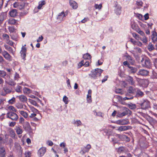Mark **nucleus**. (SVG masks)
<instances>
[{
  "label": "nucleus",
  "mask_w": 157,
  "mask_h": 157,
  "mask_svg": "<svg viewBox=\"0 0 157 157\" xmlns=\"http://www.w3.org/2000/svg\"><path fill=\"white\" fill-rule=\"evenodd\" d=\"M141 63L143 67L150 69L152 65L150 59L147 57L144 56L142 58Z\"/></svg>",
  "instance_id": "f257e3e1"
},
{
  "label": "nucleus",
  "mask_w": 157,
  "mask_h": 157,
  "mask_svg": "<svg viewBox=\"0 0 157 157\" xmlns=\"http://www.w3.org/2000/svg\"><path fill=\"white\" fill-rule=\"evenodd\" d=\"M103 71V70L100 69L96 68L94 70H92L91 73L89 75L92 78L96 79L98 77L100 76Z\"/></svg>",
  "instance_id": "f03ea898"
},
{
  "label": "nucleus",
  "mask_w": 157,
  "mask_h": 157,
  "mask_svg": "<svg viewBox=\"0 0 157 157\" xmlns=\"http://www.w3.org/2000/svg\"><path fill=\"white\" fill-rule=\"evenodd\" d=\"M7 117L11 119L12 120L17 121L18 117L16 113L13 112H8L6 114Z\"/></svg>",
  "instance_id": "7ed1b4c3"
},
{
  "label": "nucleus",
  "mask_w": 157,
  "mask_h": 157,
  "mask_svg": "<svg viewBox=\"0 0 157 157\" xmlns=\"http://www.w3.org/2000/svg\"><path fill=\"white\" fill-rule=\"evenodd\" d=\"M139 104L143 109H147L150 107V102L147 100H144L142 103H139Z\"/></svg>",
  "instance_id": "20e7f679"
},
{
  "label": "nucleus",
  "mask_w": 157,
  "mask_h": 157,
  "mask_svg": "<svg viewBox=\"0 0 157 157\" xmlns=\"http://www.w3.org/2000/svg\"><path fill=\"white\" fill-rule=\"evenodd\" d=\"M115 136L118 138L120 140H126L127 141L129 142L130 141L129 138L126 135H120L116 134Z\"/></svg>",
  "instance_id": "39448f33"
},
{
  "label": "nucleus",
  "mask_w": 157,
  "mask_h": 157,
  "mask_svg": "<svg viewBox=\"0 0 157 157\" xmlns=\"http://www.w3.org/2000/svg\"><path fill=\"white\" fill-rule=\"evenodd\" d=\"M149 73V71L144 69H140L137 74L142 76H146L148 75Z\"/></svg>",
  "instance_id": "423d86ee"
},
{
  "label": "nucleus",
  "mask_w": 157,
  "mask_h": 157,
  "mask_svg": "<svg viewBox=\"0 0 157 157\" xmlns=\"http://www.w3.org/2000/svg\"><path fill=\"white\" fill-rule=\"evenodd\" d=\"M131 94L127 92V93L125 94L126 97L124 98H122L121 97H120L121 99V100H123L132 99L134 97L133 94Z\"/></svg>",
  "instance_id": "0eeeda50"
},
{
  "label": "nucleus",
  "mask_w": 157,
  "mask_h": 157,
  "mask_svg": "<svg viewBox=\"0 0 157 157\" xmlns=\"http://www.w3.org/2000/svg\"><path fill=\"white\" fill-rule=\"evenodd\" d=\"M14 147L19 153V154L21 155L22 152V149L20 145L17 143H15L14 144Z\"/></svg>",
  "instance_id": "6e6552de"
},
{
  "label": "nucleus",
  "mask_w": 157,
  "mask_h": 157,
  "mask_svg": "<svg viewBox=\"0 0 157 157\" xmlns=\"http://www.w3.org/2000/svg\"><path fill=\"white\" fill-rule=\"evenodd\" d=\"M2 54L6 59L9 60L11 59L12 57L7 52L5 51L2 52Z\"/></svg>",
  "instance_id": "1a4fd4ad"
},
{
  "label": "nucleus",
  "mask_w": 157,
  "mask_h": 157,
  "mask_svg": "<svg viewBox=\"0 0 157 157\" xmlns=\"http://www.w3.org/2000/svg\"><path fill=\"white\" fill-rule=\"evenodd\" d=\"M137 88H134L132 86H130L128 87L127 90V92L132 94L135 95L136 93Z\"/></svg>",
  "instance_id": "9d476101"
},
{
  "label": "nucleus",
  "mask_w": 157,
  "mask_h": 157,
  "mask_svg": "<svg viewBox=\"0 0 157 157\" xmlns=\"http://www.w3.org/2000/svg\"><path fill=\"white\" fill-rule=\"evenodd\" d=\"M128 121L126 120H120L115 122V123L119 124L124 125L128 123Z\"/></svg>",
  "instance_id": "9b49d317"
},
{
  "label": "nucleus",
  "mask_w": 157,
  "mask_h": 157,
  "mask_svg": "<svg viewBox=\"0 0 157 157\" xmlns=\"http://www.w3.org/2000/svg\"><path fill=\"white\" fill-rule=\"evenodd\" d=\"M6 12H2L0 13V25L2 23L3 21L6 17Z\"/></svg>",
  "instance_id": "f8f14e48"
},
{
  "label": "nucleus",
  "mask_w": 157,
  "mask_h": 157,
  "mask_svg": "<svg viewBox=\"0 0 157 157\" xmlns=\"http://www.w3.org/2000/svg\"><path fill=\"white\" fill-rule=\"evenodd\" d=\"M135 94V97H142L144 94L143 92L138 88L136 89Z\"/></svg>",
  "instance_id": "ddd939ff"
},
{
  "label": "nucleus",
  "mask_w": 157,
  "mask_h": 157,
  "mask_svg": "<svg viewBox=\"0 0 157 157\" xmlns=\"http://www.w3.org/2000/svg\"><path fill=\"white\" fill-rule=\"evenodd\" d=\"M69 2L70 6L72 7L73 9H75L78 7V4L75 1L72 0H70Z\"/></svg>",
  "instance_id": "4468645a"
},
{
  "label": "nucleus",
  "mask_w": 157,
  "mask_h": 157,
  "mask_svg": "<svg viewBox=\"0 0 157 157\" xmlns=\"http://www.w3.org/2000/svg\"><path fill=\"white\" fill-rule=\"evenodd\" d=\"M6 154V149L4 147H0V155L1 157H5Z\"/></svg>",
  "instance_id": "2eb2a0df"
},
{
  "label": "nucleus",
  "mask_w": 157,
  "mask_h": 157,
  "mask_svg": "<svg viewBox=\"0 0 157 157\" xmlns=\"http://www.w3.org/2000/svg\"><path fill=\"white\" fill-rule=\"evenodd\" d=\"M23 127L25 130L27 131H29L31 128L29 123L28 122H25L23 125Z\"/></svg>",
  "instance_id": "dca6fc26"
},
{
  "label": "nucleus",
  "mask_w": 157,
  "mask_h": 157,
  "mask_svg": "<svg viewBox=\"0 0 157 157\" xmlns=\"http://www.w3.org/2000/svg\"><path fill=\"white\" fill-rule=\"evenodd\" d=\"M26 49L25 47L23 46L21 48V50L20 52L21 56L23 59H25L26 56Z\"/></svg>",
  "instance_id": "f3484780"
},
{
  "label": "nucleus",
  "mask_w": 157,
  "mask_h": 157,
  "mask_svg": "<svg viewBox=\"0 0 157 157\" xmlns=\"http://www.w3.org/2000/svg\"><path fill=\"white\" fill-rule=\"evenodd\" d=\"M46 151V148L42 147L38 150V154L40 155V156H42L44 154Z\"/></svg>",
  "instance_id": "a211bd4d"
},
{
  "label": "nucleus",
  "mask_w": 157,
  "mask_h": 157,
  "mask_svg": "<svg viewBox=\"0 0 157 157\" xmlns=\"http://www.w3.org/2000/svg\"><path fill=\"white\" fill-rule=\"evenodd\" d=\"M17 10L16 9H13L9 12L10 16L12 17H14L17 15Z\"/></svg>",
  "instance_id": "6ab92c4d"
},
{
  "label": "nucleus",
  "mask_w": 157,
  "mask_h": 157,
  "mask_svg": "<svg viewBox=\"0 0 157 157\" xmlns=\"http://www.w3.org/2000/svg\"><path fill=\"white\" fill-rule=\"evenodd\" d=\"M137 70V69L136 67L130 66L129 67L128 71L129 73L134 74L136 72Z\"/></svg>",
  "instance_id": "aec40b11"
},
{
  "label": "nucleus",
  "mask_w": 157,
  "mask_h": 157,
  "mask_svg": "<svg viewBox=\"0 0 157 157\" xmlns=\"http://www.w3.org/2000/svg\"><path fill=\"white\" fill-rule=\"evenodd\" d=\"M131 111L128 109L126 108L124 111H123L120 114L121 116H124L128 114H130Z\"/></svg>",
  "instance_id": "412c9836"
},
{
  "label": "nucleus",
  "mask_w": 157,
  "mask_h": 157,
  "mask_svg": "<svg viewBox=\"0 0 157 157\" xmlns=\"http://www.w3.org/2000/svg\"><path fill=\"white\" fill-rule=\"evenodd\" d=\"M128 128V126H121L118 127L117 130L119 131H122L127 130Z\"/></svg>",
  "instance_id": "4be33fe9"
},
{
  "label": "nucleus",
  "mask_w": 157,
  "mask_h": 157,
  "mask_svg": "<svg viewBox=\"0 0 157 157\" xmlns=\"http://www.w3.org/2000/svg\"><path fill=\"white\" fill-rule=\"evenodd\" d=\"M18 97L20 100L23 102H26L27 101V98L24 95H21L20 96H17Z\"/></svg>",
  "instance_id": "5701e85b"
},
{
  "label": "nucleus",
  "mask_w": 157,
  "mask_h": 157,
  "mask_svg": "<svg viewBox=\"0 0 157 157\" xmlns=\"http://www.w3.org/2000/svg\"><path fill=\"white\" fill-rule=\"evenodd\" d=\"M121 7L120 6H116V9L115 10V11L117 14L119 15L121 13Z\"/></svg>",
  "instance_id": "b1692460"
},
{
  "label": "nucleus",
  "mask_w": 157,
  "mask_h": 157,
  "mask_svg": "<svg viewBox=\"0 0 157 157\" xmlns=\"http://www.w3.org/2000/svg\"><path fill=\"white\" fill-rule=\"evenodd\" d=\"M127 78V81L130 84L133 85L134 84L135 82L133 81L132 77L131 76H128Z\"/></svg>",
  "instance_id": "393cba45"
},
{
  "label": "nucleus",
  "mask_w": 157,
  "mask_h": 157,
  "mask_svg": "<svg viewBox=\"0 0 157 157\" xmlns=\"http://www.w3.org/2000/svg\"><path fill=\"white\" fill-rule=\"evenodd\" d=\"M152 39L154 42L156 41L157 39V34L155 32H153L152 36Z\"/></svg>",
  "instance_id": "a878e982"
},
{
  "label": "nucleus",
  "mask_w": 157,
  "mask_h": 157,
  "mask_svg": "<svg viewBox=\"0 0 157 157\" xmlns=\"http://www.w3.org/2000/svg\"><path fill=\"white\" fill-rule=\"evenodd\" d=\"M83 58L85 59H89L91 58V56L89 53H86L83 55Z\"/></svg>",
  "instance_id": "bb28decb"
},
{
  "label": "nucleus",
  "mask_w": 157,
  "mask_h": 157,
  "mask_svg": "<svg viewBox=\"0 0 157 157\" xmlns=\"http://www.w3.org/2000/svg\"><path fill=\"white\" fill-rule=\"evenodd\" d=\"M125 151V148L123 147H120L117 150V151L118 153H121L122 152H124Z\"/></svg>",
  "instance_id": "cd10ccee"
},
{
  "label": "nucleus",
  "mask_w": 157,
  "mask_h": 157,
  "mask_svg": "<svg viewBox=\"0 0 157 157\" xmlns=\"http://www.w3.org/2000/svg\"><path fill=\"white\" fill-rule=\"evenodd\" d=\"M6 142V139H3L2 137H0V147H3V145Z\"/></svg>",
  "instance_id": "c85d7f7f"
},
{
  "label": "nucleus",
  "mask_w": 157,
  "mask_h": 157,
  "mask_svg": "<svg viewBox=\"0 0 157 157\" xmlns=\"http://www.w3.org/2000/svg\"><path fill=\"white\" fill-rule=\"evenodd\" d=\"M148 49L149 51H152L154 49H155V48L154 47L153 45L151 43H150L148 45Z\"/></svg>",
  "instance_id": "c756f323"
},
{
  "label": "nucleus",
  "mask_w": 157,
  "mask_h": 157,
  "mask_svg": "<svg viewBox=\"0 0 157 157\" xmlns=\"http://www.w3.org/2000/svg\"><path fill=\"white\" fill-rule=\"evenodd\" d=\"M19 113L20 114L25 118H27L28 116L27 113L24 111H19Z\"/></svg>",
  "instance_id": "7c9ffc66"
},
{
  "label": "nucleus",
  "mask_w": 157,
  "mask_h": 157,
  "mask_svg": "<svg viewBox=\"0 0 157 157\" xmlns=\"http://www.w3.org/2000/svg\"><path fill=\"white\" fill-rule=\"evenodd\" d=\"M148 117L149 118L148 121L150 123L155 124L157 122L155 120L154 118L150 117L149 116Z\"/></svg>",
  "instance_id": "2f4dec72"
},
{
  "label": "nucleus",
  "mask_w": 157,
  "mask_h": 157,
  "mask_svg": "<svg viewBox=\"0 0 157 157\" xmlns=\"http://www.w3.org/2000/svg\"><path fill=\"white\" fill-rule=\"evenodd\" d=\"M45 1H43L39 2V5L38 6L37 8L38 9H40L42 6L45 4Z\"/></svg>",
  "instance_id": "473e14b6"
},
{
  "label": "nucleus",
  "mask_w": 157,
  "mask_h": 157,
  "mask_svg": "<svg viewBox=\"0 0 157 157\" xmlns=\"http://www.w3.org/2000/svg\"><path fill=\"white\" fill-rule=\"evenodd\" d=\"M16 132L18 134H21L22 132V129L18 127H16Z\"/></svg>",
  "instance_id": "72a5a7b5"
},
{
  "label": "nucleus",
  "mask_w": 157,
  "mask_h": 157,
  "mask_svg": "<svg viewBox=\"0 0 157 157\" xmlns=\"http://www.w3.org/2000/svg\"><path fill=\"white\" fill-rule=\"evenodd\" d=\"M120 140H118L116 137L112 138V141L113 143V145H114L116 144L119 143Z\"/></svg>",
  "instance_id": "f704fd0d"
},
{
  "label": "nucleus",
  "mask_w": 157,
  "mask_h": 157,
  "mask_svg": "<svg viewBox=\"0 0 157 157\" xmlns=\"http://www.w3.org/2000/svg\"><path fill=\"white\" fill-rule=\"evenodd\" d=\"M6 72L4 71L0 70V76L4 78L6 75Z\"/></svg>",
  "instance_id": "c9c22d12"
},
{
  "label": "nucleus",
  "mask_w": 157,
  "mask_h": 157,
  "mask_svg": "<svg viewBox=\"0 0 157 157\" xmlns=\"http://www.w3.org/2000/svg\"><path fill=\"white\" fill-rule=\"evenodd\" d=\"M17 22V20L14 19H10L9 22V24L11 25H14Z\"/></svg>",
  "instance_id": "e433bc0d"
},
{
  "label": "nucleus",
  "mask_w": 157,
  "mask_h": 157,
  "mask_svg": "<svg viewBox=\"0 0 157 157\" xmlns=\"http://www.w3.org/2000/svg\"><path fill=\"white\" fill-rule=\"evenodd\" d=\"M4 90L6 94L9 93L11 92V90L8 87L4 88Z\"/></svg>",
  "instance_id": "4c0bfd02"
},
{
  "label": "nucleus",
  "mask_w": 157,
  "mask_h": 157,
  "mask_svg": "<svg viewBox=\"0 0 157 157\" xmlns=\"http://www.w3.org/2000/svg\"><path fill=\"white\" fill-rule=\"evenodd\" d=\"M23 92L24 93H27V94H29L30 93V91H31V90H30L29 89V88H26V87H25L24 89H23Z\"/></svg>",
  "instance_id": "58836bf2"
},
{
  "label": "nucleus",
  "mask_w": 157,
  "mask_h": 157,
  "mask_svg": "<svg viewBox=\"0 0 157 157\" xmlns=\"http://www.w3.org/2000/svg\"><path fill=\"white\" fill-rule=\"evenodd\" d=\"M22 87L21 86H17V87L15 89L16 91L18 93H20L21 92V89Z\"/></svg>",
  "instance_id": "ea45409f"
},
{
  "label": "nucleus",
  "mask_w": 157,
  "mask_h": 157,
  "mask_svg": "<svg viewBox=\"0 0 157 157\" xmlns=\"http://www.w3.org/2000/svg\"><path fill=\"white\" fill-rule=\"evenodd\" d=\"M87 101L88 103H90L92 101L91 95L87 94Z\"/></svg>",
  "instance_id": "a19ab883"
},
{
  "label": "nucleus",
  "mask_w": 157,
  "mask_h": 157,
  "mask_svg": "<svg viewBox=\"0 0 157 157\" xmlns=\"http://www.w3.org/2000/svg\"><path fill=\"white\" fill-rule=\"evenodd\" d=\"M74 124H76L77 126H78L81 125L82 122L80 120H77L75 121L74 120Z\"/></svg>",
  "instance_id": "79ce46f5"
},
{
  "label": "nucleus",
  "mask_w": 157,
  "mask_h": 157,
  "mask_svg": "<svg viewBox=\"0 0 157 157\" xmlns=\"http://www.w3.org/2000/svg\"><path fill=\"white\" fill-rule=\"evenodd\" d=\"M63 101L65 104H68V98L66 96H64L63 97Z\"/></svg>",
  "instance_id": "37998d69"
},
{
  "label": "nucleus",
  "mask_w": 157,
  "mask_h": 157,
  "mask_svg": "<svg viewBox=\"0 0 157 157\" xmlns=\"http://www.w3.org/2000/svg\"><path fill=\"white\" fill-rule=\"evenodd\" d=\"M102 6L101 4L98 5V4H95L94 7L96 9H98L100 10L102 8Z\"/></svg>",
  "instance_id": "c03bdc74"
},
{
  "label": "nucleus",
  "mask_w": 157,
  "mask_h": 157,
  "mask_svg": "<svg viewBox=\"0 0 157 157\" xmlns=\"http://www.w3.org/2000/svg\"><path fill=\"white\" fill-rule=\"evenodd\" d=\"M10 104H13L15 102V98L14 97H13L10 100L8 101Z\"/></svg>",
  "instance_id": "a18cd8bd"
},
{
  "label": "nucleus",
  "mask_w": 157,
  "mask_h": 157,
  "mask_svg": "<svg viewBox=\"0 0 157 157\" xmlns=\"http://www.w3.org/2000/svg\"><path fill=\"white\" fill-rule=\"evenodd\" d=\"M123 64L125 66L127 67L128 68H129V67L131 66L129 63L127 61L124 62Z\"/></svg>",
  "instance_id": "49530a36"
},
{
  "label": "nucleus",
  "mask_w": 157,
  "mask_h": 157,
  "mask_svg": "<svg viewBox=\"0 0 157 157\" xmlns=\"http://www.w3.org/2000/svg\"><path fill=\"white\" fill-rule=\"evenodd\" d=\"M7 84L11 86H14L16 85V83L13 81H10L7 82Z\"/></svg>",
  "instance_id": "de8ad7c7"
},
{
  "label": "nucleus",
  "mask_w": 157,
  "mask_h": 157,
  "mask_svg": "<svg viewBox=\"0 0 157 157\" xmlns=\"http://www.w3.org/2000/svg\"><path fill=\"white\" fill-rule=\"evenodd\" d=\"M127 59L131 63H132V57L129 55H127L126 56Z\"/></svg>",
  "instance_id": "09e8293b"
},
{
  "label": "nucleus",
  "mask_w": 157,
  "mask_h": 157,
  "mask_svg": "<svg viewBox=\"0 0 157 157\" xmlns=\"http://www.w3.org/2000/svg\"><path fill=\"white\" fill-rule=\"evenodd\" d=\"M31 110L33 113H37L39 112L38 110L33 107H31Z\"/></svg>",
  "instance_id": "8fccbe9b"
},
{
  "label": "nucleus",
  "mask_w": 157,
  "mask_h": 157,
  "mask_svg": "<svg viewBox=\"0 0 157 157\" xmlns=\"http://www.w3.org/2000/svg\"><path fill=\"white\" fill-rule=\"evenodd\" d=\"M84 62L83 60H82L81 62H80L78 64V68H80L82 66L84 65Z\"/></svg>",
  "instance_id": "3c124183"
},
{
  "label": "nucleus",
  "mask_w": 157,
  "mask_h": 157,
  "mask_svg": "<svg viewBox=\"0 0 157 157\" xmlns=\"http://www.w3.org/2000/svg\"><path fill=\"white\" fill-rule=\"evenodd\" d=\"M29 101L32 104L34 105H36L37 104L36 102L33 100L29 99Z\"/></svg>",
  "instance_id": "603ef678"
},
{
  "label": "nucleus",
  "mask_w": 157,
  "mask_h": 157,
  "mask_svg": "<svg viewBox=\"0 0 157 157\" xmlns=\"http://www.w3.org/2000/svg\"><path fill=\"white\" fill-rule=\"evenodd\" d=\"M129 108L131 109H135L136 108V106L135 104H131L129 105Z\"/></svg>",
  "instance_id": "864d4df0"
},
{
  "label": "nucleus",
  "mask_w": 157,
  "mask_h": 157,
  "mask_svg": "<svg viewBox=\"0 0 157 157\" xmlns=\"http://www.w3.org/2000/svg\"><path fill=\"white\" fill-rule=\"evenodd\" d=\"M89 150L86 147L84 148L81 151L82 152V154H84L86 152H88Z\"/></svg>",
  "instance_id": "5fc2aeb1"
},
{
  "label": "nucleus",
  "mask_w": 157,
  "mask_h": 157,
  "mask_svg": "<svg viewBox=\"0 0 157 157\" xmlns=\"http://www.w3.org/2000/svg\"><path fill=\"white\" fill-rule=\"evenodd\" d=\"M31 153L29 151L26 152L25 153V157H30Z\"/></svg>",
  "instance_id": "6e6d98bb"
},
{
  "label": "nucleus",
  "mask_w": 157,
  "mask_h": 157,
  "mask_svg": "<svg viewBox=\"0 0 157 157\" xmlns=\"http://www.w3.org/2000/svg\"><path fill=\"white\" fill-rule=\"evenodd\" d=\"M67 15V14H66L64 13L63 12H62L58 16V18H59L60 19V17L63 15V17H65Z\"/></svg>",
  "instance_id": "4d7b16f0"
},
{
  "label": "nucleus",
  "mask_w": 157,
  "mask_h": 157,
  "mask_svg": "<svg viewBox=\"0 0 157 157\" xmlns=\"http://www.w3.org/2000/svg\"><path fill=\"white\" fill-rule=\"evenodd\" d=\"M9 109L13 111L16 112L17 111L16 109L13 106H10L9 107Z\"/></svg>",
  "instance_id": "13d9d810"
},
{
  "label": "nucleus",
  "mask_w": 157,
  "mask_h": 157,
  "mask_svg": "<svg viewBox=\"0 0 157 157\" xmlns=\"http://www.w3.org/2000/svg\"><path fill=\"white\" fill-rule=\"evenodd\" d=\"M116 92L117 93H119L121 94H122V92L121 90V89H116Z\"/></svg>",
  "instance_id": "bf43d9fd"
},
{
  "label": "nucleus",
  "mask_w": 157,
  "mask_h": 157,
  "mask_svg": "<svg viewBox=\"0 0 157 157\" xmlns=\"http://www.w3.org/2000/svg\"><path fill=\"white\" fill-rule=\"evenodd\" d=\"M2 37L3 38H6L7 40H8L9 38V36L6 34H3Z\"/></svg>",
  "instance_id": "052dcab7"
},
{
  "label": "nucleus",
  "mask_w": 157,
  "mask_h": 157,
  "mask_svg": "<svg viewBox=\"0 0 157 157\" xmlns=\"http://www.w3.org/2000/svg\"><path fill=\"white\" fill-rule=\"evenodd\" d=\"M43 39V37L42 36H40L39 37L38 39L37 40V42H39L42 41Z\"/></svg>",
  "instance_id": "680f3d73"
},
{
  "label": "nucleus",
  "mask_w": 157,
  "mask_h": 157,
  "mask_svg": "<svg viewBox=\"0 0 157 157\" xmlns=\"http://www.w3.org/2000/svg\"><path fill=\"white\" fill-rule=\"evenodd\" d=\"M25 120L22 117H21L19 119V123L23 124Z\"/></svg>",
  "instance_id": "e2e57ef3"
},
{
  "label": "nucleus",
  "mask_w": 157,
  "mask_h": 157,
  "mask_svg": "<svg viewBox=\"0 0 157 157\" xmlns=\"http://www.w3.org/2000/svg\"><path fill=\"white\" fill-rule=\"evenodd\" d=\"M130 41L134 45L136 44V41L134 39H133L132 38H131L130 39Z\"/></svg>",
  "instance_id": "0e129e2a"
},
{
  "label": "nucleus",
  "mask_w": 157,
  "mask_h": 157,
  "mask_svg": "<svg viewBox=\"0 0 157 157\" xmlns=\"http://www.w3.org/2000/svg\"><path fill=\"white\" fill-rule=\"evenodd\" d=\"M108 76L107 75L105 76L104 77V78L102 80V82L103 83L107 80Z\"/></svg>",
  "instance_id": "69168bd1"
},
{
  "label": "nucleus",
  "mask_w": 157,
  "mask_h": 157,
  "mask_svg": "<svg viewBox=\"0 0 157 157\" xmlns=\"http://www.w3.org/2000/svg\"><path fill=\"white\" fill-rule=\"evenodd\" d=\"M137 32L138 33L142 36H143L144 34V32L140 29H138V30L137 31Z\"/></svg>",
  "instance_id": "338daca9"
},
{
  "label": "nucleus",
  "mask_w": 157,
  "mask_h": 157,
  "mask_svg": "<svg viewBox=\"0 0 157 157\" xmlns=\"http://www.w3.org/2000/svg\"><path fill=\"white\" fill-rule=\"evenodd\" d=\"M47 144L50 146H52L53 145L52 142L51 140H48L47 142Z\"/></svg>",
  "instance_id": "774afa93"
}]
</instances>
